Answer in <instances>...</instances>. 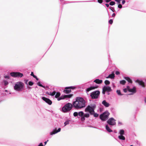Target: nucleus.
<instances>
[{
    "instance_id": "nucleus-1",
    "label": "nucleus",
    "mask_w": 146,
    "mask_h": 146,
    "mask_svg": "<svg viewBox=\"0 0 146 146\" xmlns=\"http://www.w3.org/2000/svg\"><path fill=\"white\" fill-rule=\"evenodd\" d=\"M73 107L76 109H80L85 108L86 106V102L82 98L77 97L75 100L72 103Z\"/></svg>"
},
{
    "instance_id": "nucleus-2",
    "label": "nucleus",
    "mask_w": 146,
    "mask_h": 146,
    "mask_svg": "<svg viewBox=\"0 0 146 146\" xmlns=\"http://www.w3.org/2000/svg\"><path fill=\"white\" fill-rule=\"evenodd\" d=\"M24 84L22 82L19 81L15 83L14 86V89L17 92H21L24 89Z\"/></svg>"
},
{
    "instance_id": "nucleus-3",
    "label": "nucleus",
    "mask_w": 146,
    "mask_h": 146,
    "mask_svg": "<svg viewBox=\"0 0 146 146\" xmlns=\"http://www.w3.org/2000/svg\"><path fill=\"white\" fill-rule=\"evenodd\" d=\"M96 108L95 105L91 104L88 105L85 109V111L88 112L91 115H93L94 113V109Z\"/></svg>"
},
{
    "instance_id": "nucleus-4",
    "label": "nucleus",
    "mask_w": 146,
    "mask_h": 146,
    "mask_svg": "<svg viewBox=\"0 0 146 146\" xmlns=\"http://www.w3.org/2000/svg\"><path fill=\"white\" fill-rule=\"evenodd\" d=\"M73 107L72 104L68 103L62 108V110L64 112H67L70 111Z\"/></svg>"
},
{
    "instance_id": "nucleus-5",
    "label": "nucleus",
    "mask_w": 146,
    "mask_h": 146,
    "mask_svg": "<svg viewBox=\"0 0 146 146\" xmlns=\"http://www.w3.org/2000/svg\"><path fill=\"white\" fill-rule=\"evenodd\" d=\"M110 115V113L108 111H106L100 116V119L102 120L105 121L108 118V116Z\"/></svg>"
},
{
    "instance_id": "nucleus-6",
    "label": "nucleus",
    "mask_w": 146,
    "mask_h": 146,
    "mask_svg": "<svg viewBox=\"0 0 146 146\" xmlns=\"http://www.w3.org/2000/svg\"><path fill=\"white\" fill-rule=\"evenodd\" d=\"M100 94V91L97 90L91 93H90V96L92 99H96L98 98Z\"/></svg>"
},
{
    "instance_id": "nucleus-7",
    "label": "nucleus",
    "mask_w": 146,
    "mask_h": 146,
    "mask_svg": "<svg viewBox=\"0 0 146 146\" xmlns=\"http://www.w3.org/2000/svg\"><path fill=\"white\" fill-rule=\"evenodd\" d=\"M11 76L14 77H22L23 76V74L19 72H12L10 73Z\"/></svg>"
},
{
    "instance_id": "nucleus-8",
    "label": "nucleus",
    "mask_w": 146,
    "mask_h": 146,
    "mask_svg": "<svg viewBox=\"0 0 146 146\" xmlns=\"http://www.w3.org/2000/svg\"><path fill=\"white\" fill-rule=\"evenodd\" d=\"M75 88V87L74 86L66 87L65 90L63 91V92L66 94L70 93L71 92V89H73Z\"/></svg>"
},
{
    "instance_id": "nucleus-9",
    "label": "nucleus",
    "mask_w": 146,
    "mask_h": 146,
    "mask_svg": "<svg viewBox=\"0 0 146 146\" xmlns=\"http://www.w3.org/2000/svg\"><path fill=\"white\" fill-rule=\"evenodd\" d=\"M107 123L110 125H113L115 124V120L113 117L110 118L107 121Z\"/></svg>"
},
{
    "instance_id": "nucleus-10",
    "label": "nucleus",
    "mask_w": 146,
    "mask_h": 146,
    "mask_svg": "<svg viewBox=\"0 0 146 146\" xmlns=\"http://www.w3.org/2000/svg\"><path fill=\"white\" fill-rule=\"evenodd\" d=\"M111 90L110 87L109 86H104L103 88L102 93L104 94L106 92H110Z\"/></svg>"
},
{
    "instance_id": "nucleus-11",
    "label": "nucleus",
    "mask_w": 146,
    "mask_h": 146,
    "mask_svg": "<svg viewBox=\"0 0 146 146\" xmlns=\"http://www.w3.org/2000/svg\"><path fill=\"white\" fill-rule=\"evenodd\" d=\"M127 89L129 92L132 93L130 95H132L136 92V88L135 87H133L132 88H130L129 86H127Z\"/></svg>"
},
{
    "instance_id": "nucleus-12",
    "label": "nucleus",
    "mask_w": 146,
    "mask_h": 146,
    "mask_svg": "<svg viewBox=\"0 0 146 146\" xmlns=\"http://www.w3.org/2000/svg\"><path fill=\"white\" fill-rule=\"evenodd\" d=\"M56 94L55 95V97L57 99V100L58 101H60L61 100H63L62 98L63 95H62L61 96H60V93L59 92H56Z\"/></svg>"
},
{
    "instance_id": "nucleus-13",
    "label": "nucleus",
    "mask_w": 146,
    "mask_h": 146,
    "mask_svg": "<svg viewBox=\"0 0 146 146\" xmlns=\"http://www.w3.org/2000/svg\"><path fill=\"white\" fill-rule=\"evenodd\" d=\"M42 98L44 101L48 104L50 105L52 104V102L49 99L46 98L44 97H42Z\"/></svg>"
},
{
    "instance_id": "nucleus-14",
    "label": "nucleus",
    "mask_w": 146,
    "mask_h": 146,
    "mask_svg": "<svg viewBox=\"0 0 146 146\" xmlns=\"http://www.w3.org/2000/svg\"><path fill=\"white\" fill-rule=\"evenodd\" d=\"M90 117V114L89 113H84V116L81 117V120L82 121H84L85 120V118H88Z\"/></svg>"
},
{
    "instance_id": "nucleus-15",
    "label": "nucleus",
    "mask_w": 146,
    "mask_h": 146,
    "mask_svg": "<svg viewBox=\"0 0 146 146\" xmlns=\"http://www.w3.org/2000/svg\"><path fill=\"white\" fill-rule=\"evenodd\" d=\"M60 130L61 128H59L57 130H56V129H53L52 131V132H50V135H52L55 134H56L57 133L60 132Z\"/></svg>"
},
{
    "instance_id": "nucleus-16",
    "label": "nucleus",
    "mask_w": 146,
    "mask_h": 146,
    "mask_svg": "<svg viewBox=\"0 0 146 146\" xmlns=\"http://www.w3.org/2000/svg\"><path fill=\"white\" fill-rule=\"evenodd\" d=\"M135 82L138 83L139 85L141 86L142 87H145L144 83L142 81L137 80L135 81Z\"/></svg>"
},
{
    "instance_id": "nucleus-17",
    "label": "nucleus",
    "mask_w": 146,
    "mask_h": 146,
    "mask_svg": "<svg viewBox=\"0 0 146 146\" xmlns=\"http://www.w3.org/2000/svg\"><path fill=\"white\" fill-rule=\"evenodd\" d=\"M102 103L106 107H108L110 106V104L106 102L105 100H103Z\"/></svg>"
},
{
    "instance_id": "nucleus-18",
    "label": "nucleus",
    "mask_w": 146,
    "mask_h": 146,
    "mask_svg": "<svg viewBox=\"0 0 146 146\" xmlns=\"http://www.w3.org/2000/svg\"><path fill=\"white\" fill-rule=\"evenodd\" d=\"M98 88V87L97 86H92L88 88H87L86 89V91L87 93V92H89L91 90L94 89L96 88Z\"/></svg>"
},
{
    "instance_id": "nucleus-19",
    "label": "nucleus",
    "mask_w": 146,
    "mask_h": 146,
    "mask_svg": "<svg viewBox=\"0 0 146 146\" xmlns=\"http://www.w3.org/2000/svg\"><path fill=\"white\" fill-rule=\"evenodd\" d=\"M73 96V95L72 94H70L68 95H63V97H62L63 100H64L66 98H71Z\"/></svg>"
},
{
    "instance_id": "nucleus-20",
    "label": "nucleus",
    "mask_w": 146,
    "mask_h": 146,
    "mask_svg": "<svg viewBox=\"0 0 146 146\" xmlns=\"http://www.w3.org/2000/svg\"><path fill=\"white\" fill-rule=\"evenodd\" d=\"M115 77V74L113 73H112L106 77V78H110L111 79H113Z\"/></svg>"
},
{
    "instance_id": "nucleus-21",
    "label": "nucleus",
    "mask_w": 146,
    "mask_h": 146,
    "mask_svg": "<svg viewBox=\"0 0 146 146\" xmlns=\"http://www.w3.org/2000/svg\"><path fill=\"white\" fill-rule=\"evenodd\" d=\"M102 82V81L99 79H96L94 81V82L98 84H101Z\"/></svg>"
},
{
    "instance_id": "nucleus-22",
    "label": "nucleus",
    "mask_w": 146,
    "mask_h": 146,
    "mask_svg": "<svg viewBox=\"0 0 146 146\" xmlns=\"http://www.w3.org/2000/svg\"><path fill=\"white\" fill-rule=\"evenodd\" d=\"M106 130L109 132H111L113 131L112 130H111L110 128L109 127L108 125H106Z\"/></svg>"
},
{
    "instance_id": "nucleus-23",
    "label": "nucleus",
    "mask_w": 146,
    "mask_h": 146,
    "mask_svg": "<svg viewBox=\"0 0 146 146\" xmlns=\"http://www.w3.org/2000/svg\"><path fill=\"white\" fill-rule=\"evenodd\" d=\"M119 139L121 140H125V137L123 135H119L118 136Z\"/></svg>"
},
{
    "instance_id": "nucleus-24",
    "label": "nucleus",
    "mask_w": 146,
    "mask_h": 146,
    "mask_svg": "<svg viewBox=\"0 0 146 146\" xmlns=\"http://www.w3.org/2000/svg\"><path fill=\"white\" fill-rule=\"evenodd\" d=\"M124 78L129 83H132V81L131 79L128 77H125Z\"/></svg>"
},
{
    "instance_id": "nucleus-25",
    "label": "nucleus",
    "mask_w": 146,
    "mask_h": 146,
    "mask_svg": "<svg viewBox=\"0 0 146 146\" xmlns=\"http://www.w3.org/2000/svg\"><path fill=\"white\" fill-rule=\"evenodd\" d=\"M78 115L82 117L84 116V113L82 111H79L78 113Z\"/></svg>"
},
{
    "instance_id": "nucleus-26",
    "label": "nucleus",
    "mask_w": 146,
    "mask_h": 146,
    "mask_svg": "<svg viewBox=\"0 0 146 146\" xmlns=\"http://www.w3.org/2000/svg\"><path fill=\"white\" fill-rule=\"evenodd\" d=\"M119 133L120 135H123L124 134V131L123 129H121L119 130Z\"/></svg>"
},
{
    "instance_id": "nucleus-27",
    "label": "nucleus",
    "mask_w": 146,
    "mask_h": 146,
    "mask_svg": "<svg viewBox=\"0 0 146 146\" xmlns=\"http://www.w3.org/2000/svg\"><path fill=\"white\" fill-rule=\"evenodd\" d=\"M56 92L55 91H54L52 92H50L49 95L53 96H54L56 94Z\"/></svg>"
},
{
    "instance_id": "nucleus-28",
    "label": "nucleus",
    "mask_w": 146,
    "mask_h": 146,
    "mask_svg": "<svg viewBox=\"0 0 146 146\" xmlns=\"http://www.w3.org/2000/svg\"><path fill=\"white\" fill-rule=\"evenodd\" d=\"M3 83H4V85L5 86L8 85L9 84V82L8 81L6 80H4L3 81Z\"/></svg>"
},
{
    "instance_id": "nucleus-29",
    "label": "nucleus",
    "mask_w": 146,
    "mask_h": 146,
    "mask_svg": "<svg viewBox=\"0 0 146 146\" xmlns=\"http://www.w3.org/2000/svg\"><path fill=\"white\" fill-rule=\"evenodd\" d=\"M126 83V81L124 80H122L121 81H120V83L121 84H122L123 85H124Z\"/></svg>"
},
{
    "instance_id": "nucleus-30",
    "label": "nucleus",
    "mask_w": 146,
    "mask_h": 146,
    "mask_svg": "<svg viewBox=\"0 0 146 146\" xmlns=\"http://www.w3.org/2000/svg\"><path fill=\"white\" fill-rule=\"evenodd\" d=\"M116 92L118 95L120 96L122 95V94H121L120 91L119 90H117Z\"/></svg>"
},
{
    "instance_id": "nucleus-31",
    "label": "nucleus",
    "mask_w": 146,
    "mask_h": 146,
    "mask_svg": "<svg viewBox=\"0 0 146 146\" xmlns=\"http://www.w3.org/2000/svg\"><path fill=\"white\" fill-rule=\"evenodd\" d=\"M104 82L106 85H108L110 83V82L108 80H106Z\"/></svg>"
},
{
    "instance_id": "nucleus-32",
    "label": "nucleus",
    "mask_w": 146,
    "mask_h": 146,
    "mask_svg": "<svg viewBox=\"0 0 146 146\" xmlns=\"http://www.w3.org/2000/svg\"><path fill=\"white\" fill-rule=\"evenodd\" d=\"M38 85L39 86H40L41 87H42L43 88H44V87L43 86V85H42L40 83V82H38Z\"/></svg>"
},
{
    "instance_id": "nucleus-33",
    "label": "nucleus",
    "mask_w": 146,
    "mask_h": 146,
    "mask_svg": "<svg viewBox=\"0 0 146 146\" xmlns=\"http://www.w3.org/2000/svg\"><path fill=\"white\" fill-rule=\"evenodd\" d=\"M74 116L75 117H76L78 115V113L77 112H74L73 114Z\"/></svg>"
},
{
    "instance_id": "nucleus-34",
    "label": "nucleus",
    "mask_w": 146,
    "mask_h": 146,
    "mask_svg": "<svg viewBox=\"0 0 146 146\" xmlns=\"http://www.w3.org/2000/svg\"><path fill=\"white\" fill-rule=\"evenodd\" d=\"M115 2L114 1H111L110 3V5H115Z\"/></svg>"
},
{
    "instance_id": "nucleus-35",
    "label": "nucleus",
    "mask_w": 146,
    "mask_h": 146,
    "mask_svg": "<svg viewBox=\"0 0 146 146\" xmlns=\"http://www.w3.org/2000/svg\"><path fill=\"white\" fill-rule=\"evenodd\" d=\"M93 115H94V117H97L98 116V114L96 113H94Z\"/></svg>"
},
{
    "instance_id": "nucleus-36",
    "label": "nucleus",
    "mask_w": 146,
    "mask_h": 146,
    "mask_svg": "<svg viewBox=\"0 0 146 146\" xmlns=\"http://www.w3.org/2000/svg\"><path fill=\"white\" fill-rule=\"evenodd\" d=\"M28 84L30 86H32L33 84V83L32 81H29L28 83Z\"/></svg>"
},
{
    "instance_id": "nucleus-37",
    "label": "nucleus",
    "mask_w": 146,
    "mask_h": 146,
    "mask_svg": "<svg viewBox=\"0 0 146 146\" xmlns=\"http://www.w3.org/2000/svg\"><path fill=\"white\" fill-rule=\"evenodd\" d=\"M69 122L68 121H65L64 123V126H65L66 125L69 124Z\"/></svg>"
},
{
    "instance_id": "nucleus-38",
    "label": "nucleus",
    "mask_w": 146,
    "mask_h": 146,
    "mask_svg": "<svg viewBox=\"0 0 146 146\" xmlns=\"http://www.w3.org/2000/svg\"><path fill=\"white\" fill-rule=\"evenodd\" d=\"M31 76H33V77L34 78H36V76H35L34 75V74H33V72H31Z\"/></svg>"
},
{
    "instance_id": "nucleus-39",
    "label": "nucleus",
    "mask_w": 146,
    "mask_h": 146,
    "mask_svg": "<svg viewBox=\"0 0 146 146\" xmlns=\"http://www.w3.org/2000/svg\"><path fill=\"white\" fill-rule=\"evenodd\" d=\"M123 91L125 92H127V91H128V90L127 89V88H124L123 90Z\"/></svg>"
},
{
    "instance_id": "nucleus-40",
    "label": "nucleus",
    "mask_w": 146,
    "mask_h": 146,
    "mask_svg": "<svg viewBox=\"0 0 146 146\" xmlns=\"http://www.w3.org/2000/svg\"><path fill=\"white\" fill-rule=\"evenodd\" d=\"M109 23L110 24H111L113 22V20L112 19H110L109 21Z\"/></svg>"
},
{
    "instance_id": "nucleus-41",
    "label": "nucleus",
    "mask_w": 146,
    "mask_h": 146,
    "mask_svg": "<svg viewBox=\"0 0 146 146\" xmlns=\"http://www.w3.org/2000/svg\"><path fill=\"white\" fill-rule=\"evenodd\" d=\"M115 74L117 75H118L119 74L120 72L118 71H116L115 72Z\"/></svg>"
},
{
    "instance_id": "nucleus-42",
    "label": "nucleus",
    "mask_w": 146,
    "mask_h": 146,
    "mask_svg": "<svg viewBox=\"0 0 146 146\" xmlns=\"http://www.w3.org/2000/svg\"><path fill=\"white\" fill-rule=\"evenodd\" d=\"M118 7L119 8L121 9L122 7V6L121 4H119L118 5Z\"/></svg>"
},
{
    "instance_id": "nucleus-43",
    "label": "nucleus",
    "mask_w": 146,
    "mask_h": 146,
    "mask_svg": "<svg viewBox=\"0 0 146 146\" xmlns=\"http://www.w3.org/2000/svg\"><path fill=\"white\" fill-rule=\"evenodd\" d=\"M103 0H98V2L100 3H101L102 2Z\"/></svg>"
},
{
    "instance_id": "nucleus-44",
    "label": "nucleus",
    "mask_w": 146,
    "mask_h": 146,
    "mask_svg": "<svg viewBox=\"0 0 146 146\" xmlns=\"http://www.w3.org/2000/svg\"><path fill=\"white\" fill-rule=\"evenodd\" d=\"M115 1L118 2V3H119L121 1V0H115Z\"/></svg>"
},
{
    "instance_id": "nucleus-45",
    "label": "nucleus",
    "mask_w": 146,
    "mask_h": 146,
    "mask_svg": "<svg viewBox=\"0 0 146 146\" xmlns=\"http://www.w3.org/2000/svg\"><path fill=\"white\" fill-rule=\"evenodd\" d=\"M38 146H43L42 143H40Z\"/></svg>"
},
{
    "instance_id": "nucleus-46",
    "label": "nucleus",
    "mask_w": 146,
    "mask_h": 146,
    "mask_svg": "<svg viewBox=\"0 0 146 146\" xmlns=\"http://www.w3.org/2000/svg\"><path fill=\"white\" fill-rule=\"evenodd\" d=\"M125 0H122V4H124L125 3Z\"/></svg>"
},
{
    "instance_id": "nucleus-47",
    "label": "nucleus",
    "mask_w": 146,
    "mask_h": 146,
    "mask_svg": "<svg viewBox=\"0 0 146 146\" xmlns=\"http://www.w3.org/2000/svg\"><path fill=\"white\" fill-rule=\"evenodd\" d=\"M5 78H9V76H5Z\"/></svg>"
},
{
    "instance_id": "nucleus-48",
    "label": "nucleus",
    "mask_w": 146,
    "mask_h": 146,
    "mask_svg": "<svg viewBox=\"0 0 146 146\" xmlns=\"http://www.w3.org/2000/svg\"><path fill=\"white\" fill-rule=\"evenodd\" d=\"M105 5L107 7H108L109 6V4L108 3H106Z\"/></svg>"
},
{
    "instance_id": "nucleus-49",
    "label": "nucleus",
    "mask_w": 146,
    "mask_h": 146,
    "mask_svg": "<svg viewBox=\"0 0 146 146\" xmlns=\"http://www.w3.org/2000/svg\"><path fill=\"white\" fill-rule=\"evenodd\" d=\"M46 94H48V95H49V94H50V92H46Z\"/></svg>"
},
{
    "instance_id": "nucleus-50",
    "label": "nucleus",
    "mask_w": 146,
    "mask_h": 146,
    "mask_svg": "<svg viewBox=\"0 0 146 146\" xmlns=\"http://www.w3.org/2000/svg\"><path fill=\"white\" fill-rule=\"evenodd\" d=\"M115 13H113V14L112 15V16L113 17H114L115 16Z\"/></svg>"
},
{
    "instance_id": "nucleus-51",
    "label": "nucleus",
    "mask_w": 146,
    "mask_h": 146,
    "mask_svg": "<svg viewBox=\"0 0 146 146\" xmlns=\"http://www.w3.org/2000/svg\"><path fill=\"white\" fill-rule=\"evenodd\" d=\"M48 140H47V141H46L44 142V143L45 144V145H46V144L47 142L48 141Z\"/></svg>"
},
{
    "instance_id": "nucleus-52",
    "label": "nucleus",
    "mask_w": 146,
    "mask_h": 146,
    "mask_svg": "<svg viewBox=\"0 0 146 146\" xmlns=\"http://www.w3.org/2000/svg\"><path fill=\"white\" fill-rule=\"evenodd\" d=\"M35 78L37 80H38V78H37V77L36 76V78Z\"/></svg>"
},
{
    "instance_id": "nucleus-53",
    "label": "nucleus",
    "mask_w": 146,
    "mask_h": 146,
    "mask_svg": "<svg viewBox=\"0 0 146 146\" xmlns=\"http://www.w3.org/2000/svg\"><path fill=\"white\" fill-rule=\"evenodd\" d=\"M118 124H120V125H121L122 124H121V123L120 122H118Z\"/></svg>"
},
{
    "instance_id": "nucleus-54",
    "label": "nucleus",
    "mask_w": 146,
    "mask_h": 146,
    "mask_svg": "<svg viewBox=\"0 0 146 146\" xmlns=\"http://www.w3.org/2000/svg\"><path fill=\"white\" fill-rule=\"evenodd\" d=\"M109 8H110L111 10H112V9H111V8H112V9H113V8L112 7H109Z\"/></svg>"
},
{
    "instance_id": "nucleus-55",
    "label": "nucleus",
    "mask_w": 146,
    "mask_h": 146,
    "mask_svg": "<svg viewBox=\"0 0 146 146\" xmlns=\"http://www.w3.org/2000/svg\"><path fill=\"white\" fill-rule=\"evenodd\" d=\"M145 103H146V98L145 99Z\"/></svg>"
}]
</instances>
